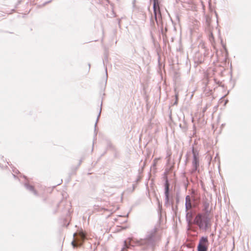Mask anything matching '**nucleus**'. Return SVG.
I'll return each mask as SVG.
<instances>
[{
	"instance_id": "obj_1",
	"label": "nucleus",
	"mask_w": 251,
	"mask_h": 251,
	"mask_svg": "<svg viewBox=\"0 0 251 251\" xmlns=\"http://www.w3.org/2000/svg\"><path fill=\"white\" fill-rule=\"evenodd\" d=\"M156 228H153L151 229L148 232L145 239L136 241L137 245L142 246L145 249L152 248L154 246L155 242L159 239L158 236L156 234Z\"/></svg>"
},
{
	"instance_id": "obj_2",
	"label": "nucleus",
	"mask_w": 251,
	"mask_h": 251,
	"mask_svg": "<svg viewBox=\"0 0 251 251\" xmlns=\"http://www.w3.org/2000/svg\"><path fill=\"white\" fill-rule=\"evenodd\" d=\"M210 219L206 215L199 214L195 217L194 223L197 225L200 228L206 230L209 227Z\"/></svg>"
},
{
	"instance_id": "obj_3",
	"label": "nucleus",
	"mask_w": 251,
	"mask_h": 251,
	"mask_svg": "<svg viewBox=\"0 0 251 251\" xmlns=\"http://www.w3.org/2000/svg\"><path fill=\"white\" fill-rule=\"evenodd\" d=\"M74 240L72 241V244L75 247L81 245L82 241L85 239V235L83 231L74 234Z\"/></svg>"
},
{
	"instance_id": "obj_4",
	"label": "nucleus",
	"mask_w": 251,
	"mask_h": 251,
	"mask_svg": "<svg viewBox=\"0 0 251 251\" xmlns=\"http://www.w3.org/2000/svg\"><path fill=\"white\" fill-rule=\"evenodd\" d=\"M208 246V241L207 237H201L198 246V251H207Z\"/></svg>"
},
{
	"instance_id": "obj_5",
	"label": "nucleus",
	"mask_w": 251,
	"mask_h": 251,
	"mask_svg": "<svg viewBox=\"0 0 251 251\" xmlns=\"http://www.w3.org/2000/svg\"><path fill=\"white\" fill-rule=\"evenodd\" d=\"M193 159L192 161V173L195 172V171H197L198 170L199 166H200V163H199V157L196 155V153L194 152V151H193Z\"/></svg>"
},
{
	"instance_id": "obj_6",
	"label": "nucleus",
	"mask_w": 251,
	"mask_h": 251,
	"mask_svg": "<svg viewBox=\"0 0 251 251\" xmlns=\"http://www.w3.org/2000/svg\"><path fill=\"white\" fill-rule=\"evenodd\" d=\"M192 201L190 196L187 195L185 197V211H188L192 208Z\"/></svg>"
},
{
	"instance_id": "obj_7",
	"label": "nucleus",
	"mask_w": 251,
	"mask_h": 251,
	"mask_svg": "<svg viewBox=\"0 0 251 251\" xmlns=\"http://www.w3.org/2000/svg\"><path fill=\"white\" fill-rule=\"evenodd\" d=\"M169 183L168 180H166L165 184V204L169 202Z\"/></svg>"
},
{
	"instance_id": "obj_8",
	"label": "nucleus",
	"mask_w": 251,
	"mask_h": 251,
	"mask_svg": "<svg viewBox=\"0 0 251 251\" xmlns=\"http://www.w3.org/2000/svg\"><path fill=\"white\" fill-rule=\"evenodd\" d=\"M193 214L192 212L186 211V219L188 226L192 224Z\"/></svg>"
},
{
	"instance_id": "obj_9",
	"label": "nucleus",
	"mask_w": 251,
	"mask_h": 251,
	"mask_svg": "<svg viewBox=\"0 0 251 251\" xmlns=\"http://www.w3.org/2000/svg\"><path fill=\"white\" fill-rule=\"evenodd\" d=\"M25 185L27 190H28L29 191H30L31 192H32L35 195H37L36 191L34 190V189L32 186L30 185L27 183H25Z\"/></svg>"
},
{
	"instance_id": "obj_10",
	"label": "nucleus",
	"mask_w": 251,
	"mask_h": 251,
	"mask_svg": "<svg viewBox=\"0 0 251 251\" xmlns=\"http://www.w3.org/2000/svg\"><path fill=\"white\" fill-rule=\"evenodd\" d=\"M196 195L197 193L196 191L193 189L191 192V196H190L193 201H196Z\"/></svg>"
},
{
	"instance_id": "obj_11",
	"label": "nucleus",
	"mask_w": 251,
	"mask_h": 251,
	"mask_svg": "<svg viewBox=\"0 0 251 251\" xmlns=\"http://www.w3.org/2000/svg\"><path fill=\"white\" fill-rule=\"evenodd\" d=\"M158 5V0H154L153 1V9L155 14L156 13V5Z\"/></svg>"
},
{
	"instance_id": "obj_12",
	"label": "nucleus",
	"mask_w": 251,
	"mask_h": 251,
	"mask_svg": "<svg viewBox=\"0 0 251 251\" xmlns=\"http://www.w3.org/2000/svg\"><path fill=\"white\" fill-rule=\"evenodd\" d=\"M101 111H100V112H99V113L98 114V117H97V121H96V122L95 125V132H96V131L97 125V123L98 122V120H99V117H100Z\"/></svg>"
},
{
	"instance_id": "obj_13",
	"label": "nucleus",
	"mask_w": 251,
	"mask_h": 251,
	"mask_svg": "<svg viewBox=\"0 0 251 251\" xmlns=\"http://www.w3.org/2000/svg\"><path fill=\"white\" fill-rule=\"evenodd\" d=\"M124 243H125V244H124V248H123V250H122V251H123L124 250H125V249H126L128 248V246H127V244H126V241L124 242Z\"/></svg>"
},
{
	"instance_id": "obj_14",
	"label": "nucleus",
	"mask_w": 251,
	"mask_h": 251,
	"mask_svg": "<svg viewBox=\"0 0 251 251\" xmlns=\"http://www.w3.org/2000/svg\"><path fill=\"white\" fill-rule=\"evenodd\" d=\"M175 97H176V100H175V102H174V104H176L177 103L178 94H176Z\"/></svg>"
},
{
	"instance_id": "obj_15",
	"label": "nucleus",
	"mask_w": 251,
	"mask_h": 251,
	"mask_svg": "<svg viewBox=\"0 0 251 251\" xmlns=\"http://www.w3.org/2000/svg\"><path fill=\"white\" fill-rule=\"evenodd\" d=\"M209 40L211 42L214 40V37L212 33H211L209 36Z\"/></svg>"
},
{
	"instance_id": "obj_16",
	"label": "nucleus",
	"mask_w": 251,
	"mask_h": 251,
	"mask_svg": "<svg viewBox=\"0 0 251 251\" xmlns=\"http://www.w3.org/2000/svg\"><path fill=\"white\" fill-rule=\"evenodd\" d=\"M158 158H155L153 160V166H155L158 160Z\"/></svg>"
},
{
	"instance_id": "obj_17",
	"label": "nucleus",
	"mask_w": 251,
	"mask_h": 251,
	"mask_svg": "<svg viewBox=\"0 0 251 251\" xmlns=\"http://www.w3.org/2000/svg\"><path fill=\"white\" fill-rule=\"evenodd\" d=\"M224 100H222L220 101V104H222V103H223V102H224Z\"/></svg>"
},
{
	"instance_id": "obj_18",
	"label": "nucleus",
	"mask_w": 251,
	"mask_h": 251,
	"mask_svg": "<svg viewBox=\"0 0 251 251\" xmlns=\"http://www.w3.org/2000/svg\"><path fill=\"white\" fill-rule=\"evenodd\" d=\"M226 102H227V100H226V101L225 102H224V103H223V105H226Z\"/></svg>"
},
{
	"instance_id": "obj_19",
	"label": "nucleus",
	"mask_w": 251,
	"mask_h": 251,
	"mask_svg": "<svg viewBox=\"0 0 251 251\" xmlns=\"http://www.w3.org/2000/svg\"><path fill=\"white\" fill-rule=\"evenodd\" d=\"M233 245L234 246V241L233 242Z\"/></svg>"
},
{
	"instance_id": "obj_20",
	"label": "nucleus",
	"mask_w": 251,
	"mask_h": 251,
	"mask_svg": "<svg viewBox=\"0 0 251 251\" xmlns=\"http://www.w3.org/2000/svg\"><path fill=\"white\" fill-rule=\"evenodd\" d=\"M105 71L107 72V69H105ZM106 75H107V74H106Z\"/></svg>"
}]
</instances>
